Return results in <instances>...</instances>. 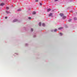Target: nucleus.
Here are the masks:
<instances>
[{"label": "nucleus", "instance_id": "1", "mask_svg": "<svg viewBox=\"0 0 77 77\" xmlns=\"http://www.w3.org/2000/svg\"><path fill=\"white\" fill-rule=\"evenodd\" d=\"M63 27H60L58 28V30H61V29H63Z\"/></svg>", "mask_w": 77, "mask_h": 77}, {"label": "nucleus", "instance_id": "2", "mask_svg": "<svg viewBox=\"0 0 77 77\" xmlns=\"http://www.w3.org/2000/svg\"><path fill=\"white\" fill-rule=\"evenodd\" d=\"M0 5L1 6H4V5H5V4L3 3H2Z\"/></svg>", "mask_w": 77, "mask_h": 77}, {"label": "nucleus", "instance_id": "3", "mask_svg": "<svg viewBox=\"0 0 77 77\" xmlns=\"http://www.w3.org/2000/svg\"><path fill=\"white\" fill-rule=\"evenodd\" d=\"M52 15H53V14L50 13V14H49V17H51V16H52Z\"/></svg>", "mask_w": 77, "mask_h": 77}, {"label": "nucleus", "instance_id": "4", "mask_svg": "<svg viewBox=\"0 0 77 77\" xmlns=\"http://www.w3.org/2000/svg\"><path fill=\"white\" fill-rule=\"evenodd\" d=\"M17 19H15L13 20V23H14L15 22H16V21H17Z\"/></svg>", "mask_w": 77, "mask_h": 77}, {"label": "nucleus", "instance_id": "5", "mask_svg": "<svg viewBox=\"0 0 77 77\" xmlns=\"http://www.w3.org/2000/svg\"><path fill=\"white\" fill-rule=\"evenodd\" d=\"M48 12H49V11H51V9L50 8H49L47 10Z\"/></svg>", "mask_w": 77, "mask_h": 77}, {"label": "nucleus", "instance_id": "6", "mask_svg": "<svg viewBox=\"0 0 77 77\" xmlns=\"http://www.w3.org/2000/svg\"><path fill=\"white\" fill-rule=\"evenodd\" d=\"M6 13H7V14H10L11 13V12H9L8 11H6Z\"/></svg>", "mask_w": 77, "mask_h": 77}, {"label": "nucleus", "instance_id": "7", "mask_svg": "<svg viewBox=\"0 0 77 77\" xmlns=\"http://www.w3.org/2000/svg\"><path fill=\"white\" fill-rule=\"evenodd\" d=\"M32 14L33 15H35V14H36V12H35V11L33 12L32 13Z\"/></svg>", "mask_w": 77, "mask_h": 77}, {"label": "nucleus", "instance_id": "8", "mask_svg": "<svg viewBox=\"0 0 77 77\" xmlns=\"http://www.w3.org/2000/svg\"><path fill=\"white\" fill-rule=\"evenodd\" d=\"M60 15L61 16V17H63V14H60Z\"/></svg>", "mask_w": 77, "mask_h": 77}, {"label": "nucleus", "instance_id": "9", "mask_svg": "<svg viewBox=\"0 0 77 77\" xmlns=\"http://www.w3.org/2000/svg\"><path fill=\"white\" fill-rule=\"evenodd\" d=\"M18 11H21V8L19 9L18 10H17Z\"/></svg>", "mask_w": 77, "mask_h": 77}, {"label": "nucleus", "instance_id": "10", "mask_svg": "<svg viewBox=\"0 0 77 77\" xmlns=\"http://www.w3.org/2000/svg\"><path fill=\"white\" fill-rule=\"evenodd\" d=\"M39 26H41V22H40L39 24Z\"/></svg>", "mask_w": 77, "mask_h": 77}, {"label": "nucleus", "instance_id": "11", "mask_svg": "<svg viewBox=\"0 0 77 77\" xmlns=\"http://www.w3.org/2000/svg\"><path fill=\"white\" fill-rule=\"evenodd\" d=\"M63 19H65V18H66V16H63Z\"/></svg>", "mask_w": 77, "mask_h": 77}, {"label": "nucleus", "instance_id": "12", "mask_svg": "<svg viewBox=\"0 0 77 77\" xmlns=\"http://www.w3.org/2000/svg\"><path fill=\"white\" fill-rule=\"evenodd\" d=\"M42 26H45V24L44 23H42Z\"/></svg>", "mask_w": 77, "mask_h": 77}, {"label": "nucleus", "instance_id": "13", "mask_svg": "<svg viewBox=\"0 0 77 77\" xmlns=\"http://www.w3.org/2000/svg\"><path fill=\"white\" fill-rule=\"evenodd\" d=\"M6 9H9V8L8 7H6Z\"/></svg>", "mask_w": 77, "mask_h": 77}, {"label": "nucleus", "instance_id": "14", "mask_svg": "<svg viewBox=\"0 0 77 77\" xmlns=\"http://www.w3.org/2000/svg\"><path fill=\"white\" fill-rule=\"evenodd\" d=\"M69 22H71V19H69Z\"/></svg>", "mask_w": 77, "mask_h": 77}, {"label": "nucleus", "instance_id": "15", "mask_svg": "<svg viewBox=\"0 0 77 77\" xmlns=\"http://www.w3.org/2000/svg\"><path fill=\"white\" fill-rule=\"evenodd\" d=\"M60 36H62V33H60Z\"/></svg>", "mask_w": 77, "mask_h": 77}, {"label": "nucleus", "instance_id": "16", "mask_svg": "<svg viewBox=\"0 0 77 77\" xmlns=\"http://www.w3.org/2000/svg\"><path fill=\"white\" fill-rule=\"evenodd\" d=\"M33 30V29L31 28V32H32V31Z\"/></svg>", "mask_w": 77, "mask_h": 77}, {"label": "nucleus", "instance_id": "17", "mask_svg": "<svg viewBox=\"0 0 77 77\" xmlns=\"http://www.w3.org/2000/svg\"><path fill=\"white\" fill-rule=\"evenodd\" d=\"M54 31V32H57V29H55Z\"/></svg>", "mask_w": 77, "mask_h": 77}, {"label": "nucleus", "instance_id": "18", "mask_svg": "<svg viewBox=\"0 0 77 77\" xmlns=\"http://www.w3.org/2000/svg\"><path fill=\"white\" fill-rule=\"evenodd\" d=\"M74 20H77V18H75H75H74Z\"/></svg>", "mask_w": 77, "mask_h": 77}, {"label": "nucleus", "instance_id": "19", "mask_svg": "<svg viewBox=\"0 0 77 77\" xmlns=\"http://www.w3.org/2000/svg\"><path fill=\"white\" fill-rule=\"evenodd\" d=\"M28 19H29V20H31V17H29L28 18Z\"/></svg>", "mask_w": 77, "mask_h": 77}, {"label": "nucleus", "instance_id": "20", "mask_svg": "<svg viewBox=\"0 0 77 77\" xmlns=\"http://www.w3.org/2000/svg\"><path fill=\"white\" fill-rule=\"evenodd\" d=\"M36 2H38V0H35Z\"/></svg>", "mask_w": 77, "mask_h": 77}, {"label": "nucleus", "instance_id": "21", "mask_svg": "<svg viewBox=\"0 0 77 77\" xmlns=\"http://www.w3.org/2000/svg\"><path fill=\"white\" fill-rule=\"evenodd\" d=\"M40 5L41 6H42V3H40Z\"/></svg>", "mask_w": 77, "mask_h": 77}, {"label": "nucleus", "instance_id": "22", "mask_svg": "<svg viewBox=\"0 0 77 77\" xmlns=\"http://www.w3.org/2000/svg\"><path fill=\"white\" fill-rule=\"evenodd\" d=\"M7 18H8V17H5V19H7Z\"/></svg>", "mask_w": 77, "mask_h": 77}, {"label": "nucleus", "instance_id": "23", "mask_svg": "<svg viewBox=\"0 0 77 77\" xmlns=\"http://www.w3.org/2000/svg\"><path fill=\"white\" fill-rule=\"evenodd\" d=\"M58 0H55V2H57Z\"/></svg>", "mask_w": 77, "mask_h": 77}]
</instances>
